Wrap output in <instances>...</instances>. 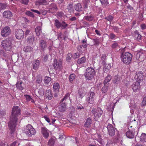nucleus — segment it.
Masks as SVG:
<instances>
[{"label": "nucleus", "mask_w": 146, "mask_h": 146, "mask_svg": "<svg viewBox=\"0 0 146 146\" xmlns=\"http://www.w3.org/2000/svg\"><path fill=\"white\" fill-rule=\"evenodd\" d=\"M20 111V109L17 106H14L12 108L10 121L8 123L9 127L12 132L15 130L18 117L21 114Z\"/></svg>", "instance_id": "f257e3e1"}, {"label": "nucleus", "mask_w": 146, "mask_h": 146, "mask_svg": "<svg viewBox=\"0 0 146 146\" xmlns=\"http://www.w3.org/2000/svg\"><path fill=\"white\" fill-rule=\"evenodd\" d=\"M120 58L121 61L126 64H128L131 62L133 56L128 52H123L121 53Z\"/></svg>", "instance_id": "f03ea898"}, {"label": "nucleus", "mask_w": 146, "mask_h": 146, "mask_svg": "<svg viewBox=\"0 0 146 146\" xmlns=\"http://www.w3.org/2000/svg\"><path fill=\"white\" fill-rule=\"evenodd\" d=\"M13 41V37H9L2 41L1 46L6 51H9L12 47V42Z\"/></svg>", "instance_id": "7ed1b4c3"}, {"label": "nucleus", "mask_w": 146, "mask_h": 146, "mask_svg": "<svg viewBox=\"0 0 146 146\" xmlns=\"http://www.w3.org/2000/svg\"><path fill=\"white\" fill-rule=\"evenodd\" d=\"M23 132L29 137L35 135L36 133L35 129L31 125L29 124L26 125L23 130Z\"/></svg>", "instance_id": "20e7f679"}, {"label": "nucleus", "mask_w": 146, "mask_h": 146, "mask_svg": "<svg viewBox=\"0 0 146 146\" xmlns=\"http://www.w3.org/2000/svg\"><path fill=\"white\" fill-rule=\"evenodd\" d=\"M96 72L92 67H90L87 68L84 74V76L86 79L90 80L95 75Z\"/></svg>", "instance_id": "39448f33"}, {"label": "nucleus", "mask_w": 146, "mask_h": 146, "mask_svg": "<svg viewBox=\"0 0 146 146\" xmlns=\"http://www.w3.org/2000/svg\"><path fill=\"white\" fill-rule=\"evenodd\" d=\"M86 100L87 103L89 104H93L95 103L96 98V94L95 93L90 90V93L86 97Z\"/></svg>", "instance_id": "423d86ee"}, {"label": "nucleus", "mask_w": 146, "mask_h": 146, "mask_svg": "<svg viewBox=\"0 0 146 146\" xmlns=\"http://www.w3.org/2000/svg\"><path fill=\"white\" fill-rule=\"evenodd\" d=\"M91 112L94 115V119L96 120L99 118L103 113V111L100 108L97 109L93 108L91 111Z\"/></svg>", "instance_id": "0eeeda50"}, {"label": "nucleus", "mask_w": 146, "mask_h": 146, "mask_svg": "<svg viewBox=\"0 0 146 146\" xmlns=\"http://www.w3.org/2000/svg\"><path fill=\"white\" fill-rule=\"evenodd\" d=\"M106 127L109 135L110 136H114L115 134V130L117 131L116 129L114 128L112 124L110 123L108 124Z\"/></svg>", "instance_id": "6e6552de"}, {"label": "nucleus", "mask_w": 146, "mask_h": 146, "mask_svg": "<svg viewBox=\"0 0 146 146\" xmlns=\"http://www.w3.org/2000/svg\"><path fill=\"white\" fill-rule=\"evenodd\" d=\"M11 33V30L9 27L6 26L1 30V34L3 37H7Z\"/></svg>", "instance_id": "1a4fd4ad"}, {"label": "nucleus", "mask_w": 146, "mask_h": 146, "mask_svg": "<svg viewBox=\"0 0 146 146\" xmlns=\"http://www.w3.org/2000/svg\"><path fill=\"white\" fill-rule=\"evenodd\" d=\"M54 25L57 28L59 29L61 27L62 29H65L68 25L64 21H62V23L60 22L57 19L55 20Z\"/></svg>", "instance_id": "9d476101"}, {"label": "nucleus", "mask_w": 146, "mask_h": 146, "mask_svg": "<svg viewBox=\"0 0 146 146\" xmlns=\"http://www.w3.org/2000/svg\"><path fill=\"white\" fill-rule=\"evenodd\" d=\"M16 37L18 39H22L24 37V32L21 29H17L15 30Z\"/></svg>", "instance_id": "9b49d317"}, {"label": "nucleus", "mask_w": 146, "mask_h": 146, "mask_svg": "<svg viewBox=\"0 0 146 146\" xmlns=\"http://www.w3.org/2000/svg\"><path fill=\"white\" fill-rule=\"evenodd\" d=\"M132 126H131L129 128V131L126 133V135L127 137L129 138H132L134 137L135 135V129H132Z\"/></svg>", "instance_id": "f8f14e48"}, {"label": "nucleus", "mask_w": 146, "mask_h": 146, "mask_svg": "<svg viewBox=\"0 0 146 146\" xmlns=\"http://www.w3.org/2000/svg\"><path fill=\"white\" fill-rule=\"evenodd\" d=\"M49 7L48 11L49 13H53L56 12L58 9L56 5L54 3L50 4Z\"/></svg>", "instance_id": "ddd939ff"}, {"label": "nucleus", "mask_w": 146, "mask_h": 146, "mask_svg": "<svg viewBox=\"0 0 146 146\" xmlns=\"http://www.w3.org/2000/svg\"><path fill=\"white\" fill-rule=\"evenodd\" d=\"M41 133L43 136L46 139H47L49 135V131L45 127H42Z\"/></svg>", "instance_id": "4468645a"}, {"label": "nucleus", "mask_w": 146, "mask_h": 146, "mask_svg": "<svg viewBox=\"0 0 146 146\" xmlns=\"http://www.w3.org/2000/svg\"><path fill=\"white\" fill-rule=\"evenodd\" d=\"M60 105L59 107V110L61 112H64L66 110V104L65 102H62L60 101Z\"/></svg>", "instance_id": "2eb2a0df"}, {"label": "nucleus", "mask_w": 146, "mask_h": 146, "mask_svg": "<svg viewBox=\"0 0 146 146\" xmlns=\"http://www.w3.org/2000/svg\"><path fill=\"white\" fill-rule=\"evenodd\" d=\"M132 88L134 92H138L140 88V82L137 81L135 82L132 85Z\"/></svg>", "instance_id": "dca6fc26"}, {"label": "nucleus", "mask_w": 146, "mask_h": 146, "mask_svg": "<svg viewBox=\"0 0 146 146\" xmlns=\"http://www.w3.org/2000/svg\"><path fill=\"white\" fill-rule=\"evenodd\" d=\"M143 77V73L142 72L135 73V79L137 81L139 82L142 80Z\"/></svg>", "instance_id": "f3484780"}, {"label": "nucleus", "mask_w": 146, "mask_h": 146, "mask_svg": "<svg viewBox=\"0 0 146 146\" xmlns=\"http://www.w3.org/2000/svg\"><path fill=\"white\" fill-rule=\"evenodd\" d=\"M35 40V35L33 34H31L30 36L27 38V41L28 43L30 45H33V42Z\"/></svg>", "instance_id": "a211bd4d"}, {"label": "nucleus", "mask_w": 146, "mask_h": 146, "mask_svg": "<svg viewBox=\"0 0 146 146\" xmlns=\"http://www.w3.org/2000/svg\"><path fill=\"white\" fill-rule=\"evenodd\" d=\"M39 46L41 50H44L47 46L46 42L43 40H40L39 41Z\"/></svg>", "instance_id": "6ab92c4d"}, {"label": "nucleus", "mask_w": 146, "mask_h": 146, "mask_svg": "<svg viewBox=\"0 0 146 146\" xmlns=\"http://www.w3.org/2000/svg\"><path fill=\"white\" fill-rule=\"evenodd\" d=\"M3 16L5 18L10 19L12 16V14L11 12L9 11H5L3 13Z\"/></svg>", "instance_id": "aec40b11"}, {"label": "nucleus", "mask_w": 146, "mask_h": 146, "mask_svg": "<svg viewBox=\"0 0 146 146\" xmlns=\"http://www.w3.org/2000/svg\"><path fill=\"white\" fill-rule=\"evenodd\" d=\"M61 66V62H58L56 59H54V61L53 66L55 69H57L60 67Z\"/></svg>", "instance_id": "412c9836"}, {"label": "nucleus", "mask_w": 146, "mask_h": 146, "mask_svg": "<svg viewBox=\"0 0 146 146\" xmlns=\"http://www.w3.org/2000/svg\"><path fill=\"white\" fill-rule=\"evenodd\" d=\"M45 96L49 100H51L52 97L50 90H46L45 94Z\"/></svg>", "instance_id": "4be33fe9"}, {"label": "nucleus", "mask_w": 146, "mask_h": 146, "mask_svg": "<svg viewBox=\"0 0 146 146\" xmlns=\"http://www.w3.org/2000/svg\"><path fill=\"white\" fill-rule=\"evenodd\" d=\"M42 29L40 26H37L35 29V32L36 35L38 36H39L42 33Z\"/></svg>", "instance_id": "5701e85b"}, {"label": "nucleus", "mask_w": 146, "mask_h": 146, "mask_svg": "<svg viewBox=\"0 0 146 146\" xmlns=\"http://www.w3.org/2000/svg\"><path fill=\"white\" fill-rule=\"evenodd\" d=\"M78 93L81 98H82L84 97L86 94L84 88H80L78 91Z\"/></svg>", "instance_id": "b1692460"}, {"label": "nucleus", "mask_w": 146, "mask_h": 146, "mask_svg": "<svg viewBox=\"0 0 146 146\" xmlns=\"http://www.w3.org/2000/svg\"><path fill=\"white\" fill-rule=\"evenodd\" d=\"M47 1L46 0H38L36 2V5H46L47 4Z\"/></svg>", "instance_id": "393cba45"}, {"label": "nucleus", "mask_w": 146, "mask_h": 146, "mask_svg": "<svg viewBox=\"0 0 146 146\" xmlns=\"http://www.w3.org/2000/svg\"><path fill=\"white\" fill-rule=\"evenodd\" d=\"M92 119L90 117H89L87 119L85 123V126L86 127H88L90 126V124L92 123Z\"/></svg>", "instance_id": "a878e982"}, {"label": "nucleus", "mask_w": 146, "mask_h": 146, "mask_svg": "<svg viewBox=\"0 0 146 146\" xmlns=\"http://www.w3.org/2000/svg\"><path fill=\"white\" fill-rule=\"evenodd\" d=\"M54 92L55 93L58 92L59 90L60 86L58 83H54L53 85Z\"/></svg>", "instance_id": "bb28decb"}, {"label": "nucleus", "mask_w": 146, "mask_h": 146, "mask_svg": "<svg viewBox=\"0 0 146 146\" xmlns=\"http://www.w3.org/2000/svg\"><path fill=\"white\" fill-rule=\"evenodd\" d=\"M86 61V58L85 57H82L78 60L77 63L78 64H80L85 63Z\"/></svg>", "instance_id": "cd10ccee"}, {"label": "nucleus", "mask_w": 146, "mask_h": 146, "mask_svg": "<svg viewBox=\"0 0 146 146\" xmlns=\"http://www.w3.org/2000/svg\"><path fill=\"white\" fill-rule=\"evenodd\" d=\"M74 8L75 10L78 12L82 11V6L79 3H78L75 5Z\"/></svg>", "instance_id": "c85d7f7f"}, {"label": "nucleus", "mask_w": 146, "mask_h": 146, "mask_svg": "<svg viewBox=\"0 0 146 146\" xmlns=\"http://www.w3.org/2000/svg\"><path fill=\"white\" fill-rule=\"evenodd\" d=\"M140 141L142 142H146V134L142 133L140 137Z\"/></svg>", "instance_id": "c756f323"}, {"label": "nucleus", "mask_w": 146, "mask_h": 146, "mask_svg": "<svg viewBox=\"0 0 146 146\" xmlns=\"http://www.w3.org/2000/svg\"><path fill=\"white\" fill-rule=\"evenodd\" d=\"M111 79V76L108 75L106 78L105 79L104 81V85H106L107 84L108 85L109 84H108V83L110 82Z\"/></svg>", "instance_id": "7c9ffc66"}, {"label": "nucleus", "mask_w": 146, "mask_h": 146, "mask_svg": "<svg viewBox=\"0 0 146 146\" xmlns=\"http://www.w3.org/2000/svg\"><path fill=\"white\" fill-rule=\"evenodd\" d=\"M67 9L69 12L71 13L73 12L74 9L73 6V3H69L67 7Z\"/></svg>", "instance_id": "2f4dec72"}, {"label": "nucleus", "mask_w": 146, "mask_h": 146, "mask_svg": "<svg viewBox=\"0 0 146 146\" xmlns=\"http://www.w3.org/2000/svg\"><path fill=\"white\" fill-rule=\"evenodd\" d=\"M120 81V77L118 76H115L113 80V82L115 84H117L119 83Z\"/></svg>", "instance_id": "473e14b6"}, {"label": "nucleus", "mask_w": 146, "mask_h": 146, "mask_svg": "<svg viewBox=\"0 0 146 146\" xmlns=\"http://www.w3.org/2000/svg\"><path fill=\"white\" fill-rule=\"evenodd\" d=\"M33 48L29 46H27L23 49V50L26 52H31L33 51Z\"/></svg>", "instance_id": "72a5a7b5"}, {"label": "nucleus", "mask_w": 146, "mask_h": 146, "mask_svg": "<svg viewBox=\"0 0 146 146\" xmlns=\"http://www.w3.org/2000/svg\"><path fill=\"white\" fill-rule=\"evenodd\" d=\"M94 18V16L93 15H91L85 16L84 17L85 19L89 21H92L93 19Z\"/></svg>", "instance_id": "f704fd0d"}, {"label": "nucleus", "mask_w": 146, "mask_h": 146, "mask_svg": "<svg viewBox=\"0 0 146 146\" xmlns=\"http://www.w3.org/2000/svg\"><path fill=\"white\" fill-rule=\"evenodd\" d=\"M42 81V76L40 75H38L36 77V82L38 84H40Z\"/></svg>", "instance_id": "c9c22d12"}, {"label": "nucleus", "mask_w": 146, "mask_h": 146, "mask_svg": "<svg viewBox=\"0 0 146 146\" xmlns=\"http://www.w3.org/2000/svg\"><path fill=\"white\" fill-rule=\"evenodd\" d=\"M39 65V61L38 60H36L35 61V62L33 64V69L35 70L38 67Z\"/></svg>", "instance_id": "e433bc0d"}, {"label": "nucleus", "mask_w": 146, "mask_h": 146, "mask_svg": "<svg viewBox=\"0 0 146 146\" xmlns=\"http://www.w3.org/2000/svg\"><path fill=\"white\" fill-rule=\"evenodd\" d=\"M22 83V82H17L16 84V86L17 88L18 89L20 90H22L23 89V88L21 84Z\"/></svg>", "instance_id": "4c0bfd02"}, {"label": "nucleus", "mask_w": 146, "mask_h": 146, "mask_svg": "<svg viewBox=\"0 0 146 146\" xmlns=\"http://www.w3.org/2000/svg\"><path fill=\"white\" fill-rule=\"evenodd\" d=\"M108 84L104 85V86L102 87V91L103 93H104L107 92L108 89Z\"/></svg>", "instance_id": "58836bf2"}, {"label": "nucleus", "mask_w": 146, "mask_h": 146, "mask_svg": "<svg viewBox=\"0 0 146 146\" xmlns=\"http://www.w3.org/2000/svg\"><path fill=\"white\" fill-rule=\"evenodd\" d=\"M100 1L102 5V6L104 7L106 6L109 4L107 0H100Z\"/></svg>", "instance_id": "ea45409f"}, {"label": "nucleus", "mask_w": 146, "mask_h": 146, "mask_svg": "<svg viewBox=\"0 0 146 146\" xmlns=\"http://www.w3.org/2000/svg\"><path fill=\"white\" fill-rule=\"evenodd\" d=\"M51 80V78L48 76H46L44 79V81L45 84H47L49 83Z\"/></svg>", "instance_id": "a19ab883"}, {"label": "nucleus", "mask_w": 146, "mask_h": 146, "mask_svg": "<svg viewBox=\"0 0 146 146\" xmlns=\"http://www.w3.org/2000/svg\"><path fill=\"white\" fill-rule=\"evenodd\" d=\"M92 40L94 45H98L100 43L99 39L98 38H94Z\"/></svg>", "instance_id": "79ce46f5"}, {"label": "nucleus", "mask_w": 146, "mask_h": 146, "mask_svg": "<svg viewBox=\"0 0 146 146\" xmlns=\"http://www.w3.org/2000/svg\"><path fill=\"white\" fill-rule=\"evenodd\" d=\"M31 34L33 33L31 32L30 30L28 29H27L25 32V37L27 36L29 37V36L31 35Z\"/></svg>", "instance_id": "37998d69"}, {"label": "nucleus", "mask_w": 146, "mask_h": 146, "mask_svg": "<svg viewBox=\"0 0 146 146\" xmlns=\"http://www.w3.org/2000/svg\"><path fill=\"white\" fill-rule=\"evenodd\" d=\"M54 140L52 138H51L49 140L48 142L49 146H53L54 143Z\"/></svg>", "instance_id": "c03bdc74"}, {"label": "nucleus", "mask_w": 146, "mask_h": 146, "mask_svg": "<svg viewBox=\"0 0 146 146\" xmlns=\"http://www.w3.org/2000/svg\"><path fill=\"white\" fill-rule=\"evenodd\" d=\"M111 47L113 49H115L119 48V47L117 43L114 42L111 45Z\"/></svg>", "instance_id": "a18cd8bd"}, {"label": "nucleus", "mask_w": 146, "mask_h": 146, "mask_svg": "<svg viewBox=\"0 0 146 146\" xmlns=\"http://www.w3.org/2000/svg\"><path fill=\"white\" fill-rule=\"evenodd\" d=\"M104 69L106 71H107L110 70L111 67V65L110 64H104Z\"/></svg>", "instance_id": "49530a36"}, {"label": "nucleus", "mask_w": 146, "mask_h": 146, "mask_svg": "<svg viewBox=\"0 0 146 146\" xmlns=\"http://www.w3.org/2000/svg\"><path fill=\"white\" fill-rule=\"evenodd\" d=\"M76 75L74 74H71L69 76V80L70 82H72L73 80H74L75 78Z\"/></svg>", "instance_id": "de8ad7c7"}, {"label": "nucleus", "mask_w": 146, "mask_h": 146, "mask_svg": "<svg viewBox=\"0 0 146 146\" xmlns=\"http://www.w3.org/2000/svg\"><path fill=\"white\" fill-rule=\"evenodd\" d=\"M70 94L69 93H68L66 94L64 97L60 101L62 102H65V100L68 98V97H69Z\"/></svg>", "instance_id": "09e8293b"}, {"label": "nucleus", "mask_w": 146, "mask_h": 146, "mask_svg": "<svg viewBox=\"0 0 146 146\" xmlns=\"http://www.w3.org/2000/svg\"><path fill=\"white\" fill-rule=\"evenodd\" d=\"M146 105V96L144 97L142 100L141 104V106L142 107L145 106Z\"/></svg>", "instance_id": "8fccbe9b"}, {"label": "nucleus", "mask_w": 146, "mask_h": 146, "mask_svg": "<svg viewBox=\"0 0 146 146\" xmlns=\"http://www.w3.org/2000/svg\"><path fill=\"white\" fill-rule=\"evenodd\" d=\"M38 92L40 95H43L44 94V90L43 88L42 87L40 88Z\"/></svg>", "instance_id": "3c124183"}, {"label": "nucleus", "mask_w": 146, "mask_h": 146, "mask_svg": "<svg viewBox=\"0 0 146 146\" xmlns=\"http://www.w3.org/2000/svg\"><path fill=\"white\" fill-rule=\"evenodd\" d=\"M113 18V17L111 15H109L105 18V19L110 21V22L112 21Z\"/></svg>", "instance_id": "603ef678"}, {"label": "nucleus", "mask_w": 146, "mask_h": 146, "mask_svg": "<svg viewBox=\"0 0 146 146\" xmlns=\"http://www.w3.org/2000/svg\"><path fill=\"white\" fill-rule=\"evenodd\" d=\"M87 44H82V45L78 46V49H79V50H80V49L82 48V47L84 48H86L87 47Z\"/></svg>", "instance_id": "864d4df0"}, {"label": "nucleus", "mask_w": 146, "mask_h": 146, "mask_svg": "<svg viewBox=\"0 0 146 146\" xmlns=\"http://www.w3.org/2000/svg\"><path fill=\"white\" fill-rule=\"evenodd\" d=\"M25 14L28 16H30L33 18L34 17H35L33 13L29 11H26L25 12Z\"/></svg>", "instance_id": "5fc2aeb1"}, {"label": "nucleus", "mask_w": 146, "mask_h": 146, "mask_svg": "<svg viewBox=\"0 0 146 146\" xmlns=\"http://www.w3.org/2000/svg\"><path fill=\"white\" fill-rule=\"evenodd\" d=\"M109 37L111 39H113L117 38L116 36L113 33H110L109 35Z\"/></svg>", "instance_id": "6e6d98bb"}, {"label": "nucleus", "mask_w": 146, "mask_h": 146, "mask_svg": "<svg viewBox=\"0 0 146 146\" xmlns=\"http://www.w3.org/2000/svg\"><path fill=\"white\" fill-rule=\"evenodd\" d=\"M0 114L2 117L5 116L6 115L5 111L4 110H0Z\"/></svg>", "instance_id": "4d7b16f0"}, {"label": "nucleus", "mask_w": 146, "mask_h": 146, "mask_svg": "<svg viewBox=\"0 0 146 146\" xmlns=\"http://www.w3.org/2000/svg\"><path fill=\"white\" fill-rule=\"evenodd\" d=\"M42 57L43 58L44 61L45 62L48 59V54L44 53Z\"/></svg>", "instance_id": "13d9d810"}, {"label": "nucleus", "mask_w": 146, "mask_h": 146, "mask_svg": "<svg viewBox=\"0 0 146 146\" xmlns=\"http://www.w3.org/2000/svg\"><path fill=\"white\" fill-rule=\"evenodd\" d=\"M63 35L61 32L60 33L58 34V38L60 40H62Z\"/></svg>", "instance_id": "bf43d9fd"}, {"label": "nucleus", "mask_w": 146, "mask_h": 146, "mask_svg": "<svg viewBox=\"0 0 146 146\" xmlns=\"http://www.w3.org/2000/svg\"><path fill=\"white\" fill-rule=\"evenodd\" d=\"M72 57V55L71 54L68 53L67 54V56L66 57V60L68 61L70 60L71 59V58Z\"/></svg>", "instance_id": "052dcab7"}, {"label": "nucleus", "mask_w": 146, "mask_h": 146, "mask_svg": "<svg viewBox=\"0 0 146 146\" xmlns=\"http://www.w3.org/2000/svg\"><path fill=\"white\" fill-rule=\"evenodd\" d=\"M29 0H21V3L23 4L27 5L28 3Z\"/></svg>", "instance_id": "680f3d73"}, {"label": "nucleus", "mask_w": 146, "mask_h": 146, "mask_svg": "<svg viewBox=\"0 0 146 146\" xmlns=\"http://www.w3.org/2000/svg\"><path fill=\"white\" fill-rule=\"evenodd\" d=\"M113 29L114 30V31L115 32L117 33L119 30V28L115 26H113Z\"/></svg>", "instance_id": "e2e57ef3"}, {"label": "nucleus", "mask_w": 146, "mask_h": 146, "mask_svg": "<svg viewBox=\"0 0 146 146\" xmlns=\"http://www.w3.org/2000/svg\"><path fill=\"white\" fill-rule=\"evenodd\" d=\"M5 7L6 5L5 4L0 3V10L2 9H5Z\"/></svg>", "instance_id": "0e129e2a"}, {"label": "nucleus", "mask_w": 146, "mask_h": 146, "mask_svg": "<svg viewBox=\"0 0 146 146\" xmlns=\"http://www.w3.org/2000/svg\"><path fill=\"white\" fill-rule=\"evenodd\" d=\"M25 97L27 101H30L32 100V98H31V96L29 95H26L25 96Z\"/></svg>", "instance_id": "69168bd1"}, {"label": "nucleus", "mask_w": 146, "mask_h": 146, "mask_svg": "<svg viewBox=\"0 0 146 146\" xmlns=\"http://www.w3.org/2000/svg\"><path fill=\"white\" fill-rule=\"evenodd\" d=\"M31 11L32 12H34L35 13H36L39 15H40L41 13L40 12H39V11L37 10H35L34 9H31Z\"/></svg>", "instance_id": "338daca9"}, {"label": "nucleus", "mask_w": 146, "mask_h": 146, "mask_svg": "<svg viewBox=\"0 0 146 146\" xmlns=\"http://www.w3.org/2000/svg\"><path fill=\"white\" fill-rule=\"evenodd\" d=\"M140 27L142 30H144L146 29V25L144 24H141L140 25Z\"/></svg>", "instance_id": "774afa93"}]
</instances>
